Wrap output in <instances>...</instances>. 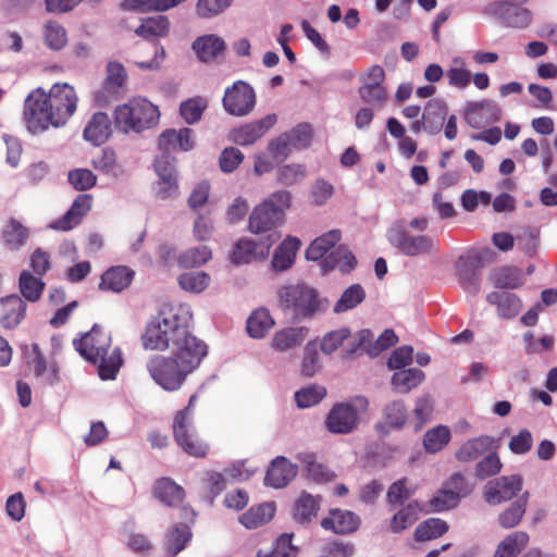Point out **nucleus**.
Returning a JSON list of instances; mask_svg holds the SVG:
<instances>
[{"label":"nucleus","mask_w":557,"mask_h":557,"mask_svg":"<svg viewBox=\"0 0 557 557\" xmlns=\"http://www.w3.org/2000/svg\"><path fill=\"white\" fill-rule=\"evenodd\" d=\"M309 329L304 325H290L278 329L270 338L269 346L274 352L292 354L306 342Z\"/></svg>","instance_id":"nucleus-17"},{"label":"nucleus","mask_w":557,"mask_h":557,"mask_svg":"<svg viewBox=\"0 0 557 557\" xmlns=\"http://www.w3.org/2000/svg\"><path fill=\"white\" fill-rule=\"evenodd\" d=\"M92 165L95 169L112 177H120L124 174V169L119 163L116 153L109 148L103 149L101 154L94 159Z\"/></svg>","instance_id":"nucleus-55"},{"label":"nucleus","mask_w":557,"mask_h":557,"mask_svg":"<svg viewBox=\"0 0 557 557\" xmlns=\"http://www.w3.org/2000/svg\"><path fill=\"white\" fill-rule=\"evenodd\" d=\"M224 110L233 116H246L256 106V92L250 84L236 81L224 91L222 99Z\"/></svg>","instance_id":"nucleus-12"},{"label":"nucleus","mask_w":557,"mask_h":557,"mask_svg":"<svg viewBox=\"0 0 557 557\" xmlns=\"http://www.w3.org/2000/svg\"><path fill=\"white\" fill-rule=\"evenodd\" d=\"M360 518L350 510L332 509L329 515L321 520V527L335 534H350L358 530Z\"/></svg>","instance_id":"nucleus-20"},{"label":"nucleus","mask_w":557,"mask_h":557,"mask_svg":"<svg viewBox=\"0 0 557 557\" xmlns=\"http://www.w3.org/2000/svg\"><path fill=\"white\" fill-rule=\"evenodd\" d=\"M298 466L286 457L278 456L270 465L264 482L274 488L287 486L297 475Z\"/></svg>","instance_id":"nucleus-21"},{"label":"nucleus","mask_w":557,"mask_h":557,"mask_svg":"<svg viewBox=\"0 0 557 557\" xmlns=\"http://www.w3.org/2000/svg\"><path fill=\"white\" fill-rule=\"evenodd\" d=\"M45 42L53 50L62 49L67 42L65 28L53 21H48L44 26Z\"/></svg>","instance_id":"nucleus-63"},{"label":"nucleus","mask_w":557,"mask_h":557,"mask_svg":"<svg viewBox=\"0 0 557 557\" xmlns=\"http://www.w3.org/2000/svg\"><path fill=\"white\" fill-rule=\"evenodd\" d=\"M111 135V120L104 112L92 114L84 128L83 137L94 146L104 144Z\"/></svg>","instance_id":"nucleus-24"},{"label":"nucleus","mask_w":557,"mask_h":557,"mask_svg":"<svg viewBox=\"0 0 557 557\" xmlns=\"http://www.w3.org/2000/svg\"><path fill=\"white\" fill-rule=\"evenodd\" d=\"M523 486L519 474L503 475L488 481L483 490V497L490 505H499L517 496Z\"/></svg>","instance_id":"nucleus-15"},{"label":"nucleus","mask_w":557,"mask_h":557,"mask_svg":"<svg viewBox=\"0 0 557 557\" xmlns=\"http://www.w3.org/2000/svg\"><path fill=\"white\" fill-rule=\"evenodd\" d=\"M278 301L284 310L290 311L298 320L311 319L329 308V301L305 283L282 286L278 290Z\"/></svg>","instance_id":"nucleus-7"},{"label":"nucleus","mask_w":557,"mask_h":557,"mask_svg":"<svg viewBox=\"0 0 557 557\" xmlns=\"http://www.w3.org/2000/svg\"><path fill=\"white\" fill-rule=\"evenodd\" d=\"M451 440V431L447 425L438 424L429 429L422 440L423 448L429 454L442 451Z\"/></svg>","instance_id":"nucleus-41"},{"label":"nucleus","mask_w":557,"mask_h":557,"mask_svg":"<svg viewBox=\"0 0 557 557\" xmlns=\"http://www.w3.org/2000/svg\"><path fill=\"white\" fill-rule=\"evenodd\" d=\"M297 460L301 463L308 479L324 483L334 479L335 474L325 465L318 462L312 453H299Z\"/></svg>","instance_id":"nucleus-32"},{"label":"nucleus","mask_w":557,"mask_h":557,"mask_svg":"<svg viewBox=\"0 0 557 557\" xmlns=\"http://www.w3.org/2000/svg\"><path fill=\"white\" fill-rule=\"evenodd\" d=\"M210 276L206 272H187L178 276L177 282L181 288L186 292L199 294L210 284Z\"/></svg>","instance_id":"nucleus-62"},{"label":"nucleus","mask_w":557,"mask_h":557,"mask_svg":"<svg viewBox=\"0 0 557 557\" xmlns=\"http://www.w3.org/2000/svg\"><path fill=\"white\" fill-rule=\"evenodd\" d=\"M276 122V116L270 114L259 121L234 128L228 134V139L240 146H249L260 139Z\"/></svg>","instance_id":"nucleus-19"},{"label":"nucleus","mask_w":557,"mask_h":557,"mask_svg":"<svg viewBox=\"0 0 557 557\" xmlns=\"http://www.w3.org/2000/svg\"><path fill=\"white\" fill-rule=\"evenodd\" d=\"M208 101L203 97L189 98L180 106L181 116L187 124H195L201 120Z\"/></svg>","instance_id":"nucleus-57"},{"label":"nucleus","mask_w":557,"mask_h":557,"mask_svg":"<svg viewBox=\"0 0 557 557\" xmlns=\"http://www.w3.org/2000/svg\"><path fill=\"white\" fill-rule=\"evenodd\" d=\"M480 260L476 257H460L456 262V275L462 288L476 294L480 290V276L478 273Z\"/></svg>","instance_id":"nucleus-23"},{"label":"nucleus","mask_w":557,"mask_h":557,"mask_svg":"<svg viewBox=\"0 0 557 557\" xmlns=\"http://www.w3.org/2000/svg\"><path fill=\"white\" fill-rule=\"evenodd\" d=\"M300 246L301 242L299 238L287 236L274 250L271 261L272 268L277 272L292 268Z\"/></svg>","instance_id":"nucleus-26"},{"label":"nucleus","mask_w":557,"mask_h":557,"mask_svg":"<svg viewBox=\"0 0 557 557\" xmlns=\"http://www.w3.org/2000/svg\"><path fill=\"white\" fill-rule=\"evenodd\" d=\"M153 169L158 180L153 183V195L159 200L178 196V180L174 161L165 153L156 158Z\"/></svg>","instance_id":"nucleus-13"},{"label":"nucleus","mask_w":557,"mask_h":557,"mask_svg":"<svg viewBox=\"0 0 557 557\" xmlns=\"http://www.w3.org/2000/svg\"><path fill=\"white\" fill-rule=\"evenodd\" d=\"M92 197L87 194L77 196L67 212L53 221L49 227L55 231L66 232L78 225L91 208Z\"/></svg>","instance_id":"nucleus-22"},{"label":"nucleus","mask_w":557,"mask_h":557,"mask_svg":"<svg viewBox=\"0 0 557 557\" xmlns=\"http://www.w3.org/2000/svg\"><path fill=\"white\" fill-rule=\"evenodd\" d=\"M171 30V22L166 15H154L141 18L134 33L148 41L165 38Z\"/></svg>","instance_id":"nucleus-25"},{"label":"nucleus","mask_w":557,"mask_h":557,"mask_svg":"<svg viewBox=\"0 0 557 557\" xmlns=\"http://www.w3.org/2000/svg\"><path fill=\"white\" fill-rule=\"evenodd\" d=\"M134 272L126 267H113L107 270L99 284L102 290L120 293L131 284Z\"/></svg>","instance_id":"nucleus-30"},{"label":"nucleus","mask_w":557,"mask_h":557,"mask_svg":"<svg viewBox=\"0 0 557 557\" xmlns=\"http://www.w3.org/2000/svg\"><path fill=\"white\" fill-rule=\"evenodd\" d=\"M27 238L28 230L16 220L8 222L2 230V240L11 250H16L24 246Z\"/></svg>","instance_id":"nucleus-50"},{"label":"nucleus","mask_w":557,"mask_h":557,"mask_svg":"<svg viewBox=\"0 0 557 557\" xmlns=\"http://www.w3.org/2000/svg\"><path fill=\"white\" fill-rule=\"evenodd\" d=\"M321 369L320 356L317 344L309 342L306 344L300 361V373L304 376L311 377Z\"/></svg>","instance_id":"nucleus-59"},{"label":"nucleus","mask_w":557,"mask_h":557,"mask_svg":"<svg viewBox=\"0 0 557 557\" xmlns=\"http://www.w3.org/2000/svg\"><path fill=\"white\" fill-rule=\"evenodd\" d=\"M408 419V411L403 400H393L388 403L383 410V422L377 428H387L388 430H400L405 426Z\"/></svg>","instance_id":"nucleus-42"},{"label":"nucleus","mask_w":557,"mask_h":557,"mask_svg":"<svg viewBox=\"0 0 557 557\" xmlns=\"http://www.w3.org/2000/svg\"><path fill=\"white\" fill-rule=\"evenodd\" d=\"M492 282L496 288L515 289L523 285L520 271L516 268H502L492 275Z\"/></svg>","instance_id":"nucleus-56"},{"label":"nucleus","mask_w":557,"mask_h":557,"mask_svg":"<svg viewBox=\"0 0 557 557\" xmlns=\"http://www.w3.org/2000/svg\"><path fill=\"white\" fill-rule=\"evenodd\" d=\"M359 350L366 351L370 357H377L383 350L379 342L373 339L370 330H361L354 335L352 343L344 350V357L350 358Z\"/></svg>","instance_id":"nucleus-34"},{"label":"nucleus","mask_w":557,"mask_h":557,"mask_svg":"<svg viewBox=\"0 0 557 557\" xmlns=\"http://www.w3.org/2000/svg\"><path fill=\"white\" fill-rule=\"evenodd\" d=\"M446 77L451 87L466 89L471 83V72L467 67L466 60L461 57L453 58Z\"/></svg>","instance_id":"nucleus-49"},{"label":"nucleus","mask_w":557,"mask_h":557,"mask_svg":"<svg viewBox=\"0 0 557 557\" xmlns=\"http://www.w3.org/2000/svg\"><path fill=\"white\" fill-rule=\"evenodd\" d=\"M447 106L443 100L434 99L428 102L422 115L423 128L430 134H437L445 121Z\"/></svg>","instance_id":"nucleus-38"},{"label":"nucleus","mask_w":557,"mask_h":557,"mask_svg":"<svg viewBox=\"0 0 557 557\" xmlns=\"http://www.w3.org/2000/svg\"><path fill=\"white\" fill-rule=\"evenodd\" d=\"M20 292L28 301H37L45 288L41 278L34 276L30 272L24 270L20 274L18 280Z\"/></svg>","instance_id":"nucleus-54"},{"label":"nucleus","mask_w":557,"mask_h":557,"mask_svg":"<svg viewBox=\"0 0 557 557\" xmlns=\"http://www.w3.org/2000/svg\"><path fill=\"white\" fill-rule=\"evenodd\" d=\"M160 120L158 106L144 97H133L114 108L115 128L125 135L140 134L156 127Z\"/></svg>","instance_id":"nucleus-5"},{"label":"nucleus","mask_w":557,"mask_h":557,"mask_svg":"<svg viewBox=\"0 0 557 557\" xmlns=\"http://www.w3.org/2000/svg\"><path fill=\"white\" fill-rule=\"evenodd\" d=\"M424 372L419 369H400L392 375L391 384L396 392L407 394L417 388L424 381Z\"/></svg>","instance_id":"nucleus-35"},{"label":"nucleus","mask_w":557,"mask_h":557,"mask_svg":"<svg viewBox=\"0 0 557 557\" xmlns=\"http://www.w3.org/2000/svg\"><path fill=\"white\" fill-rule=\"evenodd\" d=\"M292 533L282 534L271 550H259L257 557H296L298 549L292 544Z\"/></svg>","instance_id":"nucleus-61"},{"label":"nucleus","mask_w":557,"mask_h":557,"mask_svg":"<svg viewBox=\"0 0 557 557\" xmlns=\"http://www.w3.org/2000/svg\"><path fill=\"white\" fill-rule=\"evenodd\" d=\"M193 310L187 304L165 305L147 323L140 339L145 350L175 351L207 344L191 331Z\"/></svg>","instance_id":"nucleus-1"},{"label":"nucleus","mask_w":557,"mask_h":557,"mask_svg":"<svg viewBox=\"0 0 557 557\" xmlns=\"http://www.w3.org/2000/svg\"><path fill=\"white\" fill-rule=\"evenodd\" d=\"M368 408L369 400L360 395L337 403L325 418V428L333 434H349L358 428L360 417Z\"/></svg>","instance_id":"nucleus-8"},{"label":"nucleus","mask_w":557,"mask_h":557,"mask_svg":"<svg viewBox=\"0 0 557 557\" xmlns=\"http://www.w3.org/2000/svg\"><path fill=\"white\" fill-rule=\"evenodd\" d=\"M127 73L125 67L115 61H111L107 65V78L104 89L110 95H115L125 85Z\"/></svg>","instance_id":"nucleus-60"},{"label":"nucleus","mask_w":557,"mask_h":557,"mask_svg":"<svg viewBox=\"0 0 557 557\" xmlns=\"http://www.w3.org/2000/svg\"><path fill=\"white\" fill-rule=\"evenodd\" d=\"M121 539L127 548L134 553H148L152 545L148 537L138 532L134 521H125L120 530Z\"/></svg>","instance_id":"nucleus-40"},{"label":"nucleus","mask_w":557,"mask_h":557,"mask_svg":"<svg viewBox=\"0 0 557 557\" xmlns=\"http://www.w3.org/2000/svg\"><path fill=\"white\" fill-rule=\"evenodd\" d=\"M208 354V346L178 349L170 355H152L146 362L151 380L166 392L182 388L187 377L194 373Z\"/></svg>","instance_id":"nucleus-3"},{"label":"nucleus","mask_w":557,"mask_h":557,"mask_svg":"<svg viewBox=\"0 0 557 557\" xmlns=\"http://www.w3.org/2000/svg\"><path fill=\"white\" fill-rule=\"evenodd\" d=\"M486 301L496 307V311L502 319H513L522 309L521 299L508 292H491L486 295Z\"/></svg>","instance_id":"nucleus-27"},{"label":"nucleus","mask_w":557,"mask_h":557,"mask_svg":"<svg viewBox=\"0 0 557 557\" xmlns=\"http://www.w3.org/2000/svg\"><path fill=\"white\" fill-rule=\"evenodd\" d=\"M321 498L304 492L295 503L294 518L297 522L307 523L317 517Z\"/></svg>","instance_id":"nucleus-44"},{"label":"nucleus","mask_w":557,"mask_h":557,"mask_svg":"<svg viewBox=\"0 0 557 557\" xmlns=\"http://www.w3.org/2000/svg\"><path fill=\"white\" fill-rule=\"evenodd\" d=\"M76 351L87 361L97 366L101 380H114L123 364L120 347L112 346L111 334L95 325L81 338L73 342Z\"/></svg>","instance_id":"nucleus-4"},{"label":"nucleus","mask_w":557,"mask_h":557,"mask_svg":"<svg viewBox=\"0 0 557 557\" xmlns=\"http://www.w3.org/2000/svg\"><path fill=\"white\" fill-rule=\"evenodd\" d=\"M193 131L190 128L181 129H166L159 138V146L162 149H180L182 151H188L194 147Z\"/></svg>","instance_id":"nucleus-31"},{"label":"nucleus","mask_w":557,"mask_h":557,"mask_svg":"<svg viewBox=\"0 0 557 557\" xmlns=\"http://www.w3.org/2000/svg\"><path fill=\"white\" fill-rule=\"evenodd\" d=\"M529 496V492H524L517 500L498 515V523L502 528L512 529L521 522L527 510Z\"/></svg>","instance_id":"nucleus-43"},{"label":"nucleus","mask_w":557,"mask_h":557,"mask_svg":"<svg viewBox=\"0 0 557 557\" xmlns=\"http://www.w3.org/2000/svg\"><path fill=\"white\" fill-rule=\"evenodd\" d=\"M292 207V194L276 190L257 205L248 219V231L252 234L280 233L275 228L285 222L287 211Z\"/></svg>","instance_id":"nucleus-6"},{"label":"nucleus","mask_w":557,"mask_h":557,"mask_svg":"<svg viewBox=\"0 0 557 557\" xmlns=\"http://www.w3.org/2000/svg\"><path fill=\"white\" fill-rule=\"evenodd\" d=\"M366 298V292L360 284H354L346 288L336 301L333 311L336 314L344 313L356 308Z\"/></svg>","instance_id":"nucleus-52"},{"label":"nucleus","mask_w":557,"mask_h":557,"mask_svg":"<svg viewBox=\"0 0 557 557\" xmlns=\"http://www.w3.org/2000/svg\"><path fill=\"white\" fill-rule=\"evenodd\" d=\"M193 49L201 61L209 62L225 49V42L221 37L210 34L198 37L193 44Z\"/></svg>","instance_id":"nucleus-37"},{"label":"nucleus","mask_w":557,"mask_h":557,"mask_svg":"<svg viewBox=\"0 0 557 557\" xmlns=\"http://www.w3.org/2000/svg\"><path fill=\"white\" fill-rule=\"evenodd\" d=\"M275 513L273 503H264L257 507H251L239 517V522L247 529H256L269 522Z\"/></svg>","instance_id":"nucleus-45"},{"label":"nucleus","mask_w":557,"mask_h":557,"mask_svg":"<svg viewBox=\"0 0 557 557\" xmlns=\"http://www.w3.org/2000/svg\"><path fill=\"white\" fill-rule=\"evenodd\" d=\"M484 14L498 17L506 26L527 28L532 23V13L524 7L504 1L488 3Z\"/></svg>","instance_id":"nucleus-16"},{"label":"nucleus","mask_w":557,"mask_h":557,"mask_svg":"<svg viewBox=\"0 0 557 557\" xmlns=\"http://www.w3.org/2000/svg\"><path fill=\"white\" fill-rule=\"evenodd\" d=\"M341 232L337 230H332L321 235L309 245L306 250V258L312 261L320 260L341 240Z\"/></svg>","instance_id":"nucleus-47"},{"label":"nucleus","mask_w":557,"mask_h":557,"mask_svg":"<svg viewBox=\"0 0 557 557\" xmlns=\"http://www.w3.org/2000/svg\"><path fill=\"white\" fill-rule=\"evenodd\" d=\"M384 79L385 72L380 65H372L360 76L359 97L373 109H381L387 102L388 95Z\"/></svg>","instance_id":"nucleus-11"},{"label":"nucleus","mask_w":557,"mask_h":557,"mask_svg":"<svg viewBox=\"0 0 557 557\" xmlns=\"http://www.w3.org/2000/svg\"><path fill=\"white\" fill-rule=\"evenodd\" d=\"M191 536L193 534L186 525H176L169 530L165 539L166 553L175 557L186 547Z\"/></svg>","instance_id":"nucleus-51"},{"label":"nucleus","mask_w":557,"mask_h":557,"mask_svg":"<svg viewBox=\"0 0 557 557\" xmlns=\"http://www.w3.org/2000/svg\"><path fill=\"white\" fill-rule=\"evenodd\" d=\"M326 391L321 385H309L295 393V401L299 408H309L319 404Z\"/></svg>","instance_id":"nucleus-64"},{"label":"nucleus","mask_w":557,"mask_h":557,"mask_svg":"<svg viewBox=\"0 0 557 557\" xmlns=\"http://www.w3.org/2000/svg\"><path fill=\"white\" fill-rule=\"evenodd\" d=\"M274 325L275 321L270 311L265 308H259L248 317L246 329L251 338L261 339Z\"/></svg>","instance_id":"nucleus-36"},{"label":"nucleus","mask_w":557,"mask_h":557,"mask_svg":"<svg viewBox=\"0 0 557 557\" xmlns=\"http://www.w3.org/2000/svg\"><path fill=\"white\" fill-rule=\"evenodd\" d=\"M173 434L177 445L188 455L197 458L207 455L209 446L197 433L191 410H180L176 413L173 422Z\"/></svg>","instance_id":"nucleus-10"},{"label":"nucleus","mask_w":557,"mask_h":557,"mask_svg":"<svg viewBox=\"0 0 557 557\" xmlns=\"http://www.w3.org/2000/svg\"><path fill=\"white\" fill-rule=\"evenodd\" d=\"M500 116L502 109L491 100L468 102L465 109V119L473 128H481L497 122Z\"/></svg>","instance_id":"nucleus-18"},{"label":"nucleus","mask_w":557,"mask_h":557,"mask_svg":"<svg viewBox=\"0 0 557 557\" xmlns=\"http://www.w3.org/2000/svg\"><path fill=\"white\" fill-rule=\"evenodd\" d=\"M388 243L407 257L429 256L438 251V243L428 235H411L401 222L394 223L386 233Z\"/></svg>","instance_id":"nucleus-9"},{"label":"nucleus","mask_w":557,"mask_h":557,"mask_svg":"<svg viewBox=\"0 0 557 557\" xmlns=\"http://www.w3.org/2000/svg\"><path fill=\"white\" fill-rule=\"evenodd\" d=\"M420 510L418 503H409L394 515L391 521V530L395 533L404 531L417 521Z\"/></svg>","instance_id":"nucleus-58"},{"label":"nucleus","mask_w":557,"mask_h":557,"mask_svg":"<svg viewBox=\"0 0 557 557\" xmlns=\"http://www.w3.org/2000/svg\"><path fill=\"white\" fill-rule=\"evenodd\" d=\"M354 335L347 326H342L325 333L320 342V349L324 355H332L339 348L343 351L352 343Z\"/></svg>","instance_id":"nucleus-33"},{"label":"nucleus","mask_w":557,"mask_h":557,"mask_svg":"<svg viewBox=\"0 0 557 557\" xmlns=\"http://www.w3.org/2000/svg\"><path fill=\"white\" fill-rule=\"evenodd\" d=\"M494 438L481 435L466 441L455 453L459 462H471L493 448Z\"/></svg>","instance_id":"nucleus-28"},{"label":"nucleus","mask_w":557,"mask_h":557,"mask_svg":"<svg viewBox=\"0 0 557 557\" xmlns=\"http://www.w3.org/2000/svg\"><path fill=\"white\" fill-rule=\"evenodd\" d=\"M153 494L162 504L173 507L184 499V490L174 481L162 478L154 483Z\"/></svg>","instance_id":"nucleus-39"},{"label":"nucleus","mask_w":557,"mask_h":557,"mask_svg":"<svg viewBox=\"0 0 557 557\" xmlns=\"http://www.w3.org/2000/svg\"><path fill=\"white\" fill-rule=\"evenodd\" d=\"M356 265L355 256L343 246L336 248L331 255L322 262V269L327 272L333 269H339L341 272L347 273Z\"/></svg>","instance_id":"nucleus-48"},{"label":"nucleus","mask_w":557,"mask_h":557,"mask_svg":"<svg viewBox=\"0 0 557 557\" xmlns=\"http://www.w3.org/2000/svg\"><path fill=\"white\" fill-rule=\"evenodd\" d=\"M448 531L446 521L438 518H430L420 523L414 530V539L419 542L431 541L442 536Z\"/></svg>","instance_id":"nucleus-53"},{"label":"nucleus","mask_w":557,"mask_h":557,"mask_svg":"<svg viewBox=\"0 0 557 557\" xmlns=\"http://www.w3.org/2000/svg\"><path fill=\"white\" fill-rule=\"evenodd\" d=\"M78 97L73 86L57 83L48 92L42 88L32 90L25 99L23 119L32 134L61 127L77 109Z\"/></svg>","instance_id":"nucleus-2"},{"label":"nucleus","mask_w":557,"mask_h":557,"mask_svg":"<svg viewBox=\"0 0 557 557\" xmlns=\"http://www.w3.org/2000/svg\"><path fill=\"white\" fill-rule=\"evenodd\" d=\"M2 306L1 325L5 329L17 326L25 317L26 304L18 295H9L1 298Z\"/></svg>","instance_id":"nucleus-29"},{"label":"nucleus","mask_w":557,"mask_h":557,"mask_svg":"<svg viewBox=\"0 0 557 557\" xmlns=\"http://www.w3.org/2000/svg\"><path fill=\"white\" fill-rule=\"evenodd\" d=\"M281 233H270L260 243L243 238L234 247L231 260L234 264H247L252 261L264 260L270 248L280 239Z\"/></svg>","instance_id":"nucleus-14"},{"label":"nucleus","mask_w":557,"mask_h":557,"mask_svg":"<svg viewBox=\"0 0 557 557\" xmlns=\"http://www.w3.org/2000/svg\"><path fill=\"white\" fill-rule=\"evenodd\" d=\"M528 543L529 534L527 532H512L497 545L494 557H516Z\"/></svg>","instance_id":"nucleus-46"}]
</instances>
